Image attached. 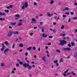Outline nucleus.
<instances>
[{
    "label": "nucleus",
    "instance_id": "1",
    "mask_svg": "<svg viewBox=\"0 0 77 77\" xmlns=\"http://www.w3.org/2000/svg\"><path fill=\"white\" fill-rule=\"evenodd\" d=\"M65 44H66V42L64 40H62L60 41V43L59 44L61 45H63Z\"/></svg>",
    "mask_w": 77,
    "mask_h": 77
},
{
    "label": "nucleus",
    "instance_id": "2",
    "mask_svg": "<svg viewBox=\"0 0 77 77\" xmlns=\"http://www.w3.org/2000/svg\"><path fill=\"white\" fill-rule=\"evenodd\" d=\"M28 6V3H27V2H26L25 3L24 5H23L22 6V8L23 9H24V7L25 8H27Z\"/></svg>",
    "mask_w": 77,
    "mask_h": 77
},
{
    "label": "nucleus",
    "instance_id": "3",
    "mask_svg": "<svg viewBox=\"0 0 77 77\" xmlns=\"http://www.w3.org/2000/svg\"><path fill=\"white\" fill-rule=\"evenodd\" d=\"M12 33H13V32L12 31H10L8 33V36L9 37L11 36L12 35Z\"/></svg>",
    "mask_w": 77,
    "mask_h": 77
},
{
    "label": "nucleus",
    "instance_id": "4",
    "mask_svg": "<svg viewBox=\"0 0 77 77\" xmlns=\"http://www.w3.org/2000/svg\"><path fill=\"white\" fill-rule=\"evenodd\" d=\"M2 48L1 49V51H3L4 50V49H5V44L4 43H2Z\"/></svg>",
    "mask_w": 77,
    "mask_h": 77
},
{
    "label": "nucleus",
    "instance_id": "5",
    "mask_svg": "<svg viewBox=\"0 0 77 77\" xmlns=\"http://www.w3.org/2000/svg\"><path fill=\"white\" fill-rule=\"evenodd\" d=\"M47 14L48 15V17H51V16H52V15H53V14H51L50 13H49V12H47Z\"/></svg>",
    "mask_w": 77,
    "mask_h": 77
},
{
    "label": "nucleus",
    "instance_id": "6",
    "mask_svg": "<svg viewBox=\"0 0 77 77\" xmlns=\"http://www.w3.org/2000/svg\"><path fill=\"white\" fill-rule=\"evenodd\" d=\"M23 66L24 67H27V66H29V64H27V63H25L23 64Z\"/></svg>",
    "mask_w": 77,
    "mask_h": 77
},
{
    "label": "nucleus",
    "instance_id": "7",
    "mask_svg": "<svg viewBox=\"0 0 77 77\" xmlns=\"http://www.w3.org/2000/svg\"><path fill=\"white\" fill-rule=\"evenodd\" d=\"M64 50H66L67 51H70V50H71V49H70V48H64Z\"/></svg>",
    "mask_w": 77,
    "mask_h": 77
},
{
    "label": "nucleus",
    "instance_id": "8",
    "mask_svg": "<svg viewBox=\"0 0 77 77\" xmlns=\"http://www.w3.org/2000/svg\"><path fill=\"white\" fill-rule=\"evenodd\" d=\"M47 36V34H45V33H43L42 35V36L44 37V38H46Z\"/></svg>",
    "mask_w": 77,
    "mask_h": 77
},
{
    "label": "nucleus",
    "instance_id": "9",
    "mask_svg": "<svg viewBox=\"0 0 77 77\" xmlns=\"http://www.w3.org/2000/svg\"><path fill=\"white\" fill-rule=\"evenodd\" d=\"M46 57L45 56H44L42 58V59L44 61H46Z\"/></svg>",
    "mask_w": 77,
    "mask_h": 77
},
{
    "label": "nucleus",
    "instance_id": "10",
    "mask_svg": "<svg viewBox=\"0 0 77 77\" xmlns=\"http://www.w3.org/2000/svg\"><path fill=\"white\" fill-rule=\"evenodd\" d=\"M32 47H30L29 48H28L27 49V50H32Z\"/></svg>",
    "mask_w": 77,
    "mask_h": 77
},
{
    "label": "nucleus",
    "instance_id": "11",
    "mask_svg": "<svg viewBox=\"0 0 77 77\" xmlns=\"http://www.w3.org/2000/svg\"><path fill=\"white\" fill-rule=\"evenodd\" d=\"M5 15V14L4 13H3L2 12H0V15H1V16Z\"/></svg>",
    "mask_w": 77,
    "mask_h": 77
},
{
    "label": "nucleus",
    "instance_id": "12",
    "mask_svg": "<svg viewBox=\"0 0 77 77\" xmlns=\"http://www.w3.org/2000/svg\"><path fill=\"white\" fill-rule=\"evenodd\" d=\"M13 33H14V35H15L16 34H17V35H18V32H13Z\"/></svg>",
    "mask_w": 77,
    "mask_h": 77
},
{
    "label": "nucleus",
    "instance_id": "13",
    "mask_svg": "<svg viewBox=\"0 0 77 77\" xmlns=\"http://www.w3.org/2000/svg\"><path fill=\"white\" fill-rule=\"evenodd\" d=\"M58 62V60H54L53 61V62L54 63H57Z\"/></svg>",
    "mask_w": 77,
    "mask_h": 77
},
{
    "label": "nucleus",
    "instance_id": "14",
    "mask_svg": "<svg viewBox=\"0 0 77 77\" xmlns=\"http://www.w3.org/2000/svg\"><path fill=\"white\" fill-rule=\"evenodd\" d=\"M0 20L1 21L5 20V18H0Z\"/></svg>",
    "mask_w": 77,
    "mask_h": 77
},
{
    "label": "nucleus",
    "instance_id": "15",
    "mask_svg": "<svg viewBox=\"0 0 77 77\" xmlns=\"http://www.w3.org/2000/svg\"><path fill=\"white\" fill-rule=\"evenodd\" d=\"M71 44L72 45V47H73L74 46V45H75V43H74V42H72L71 43Z\"/></svg>",
    "mask_w": 77,
    "mask_h": 77
},
{
    "label": "nucleus",
    "instance_id": "16",
    "mask_svg": "<svg viewBox=\"0 0 77 77\" xmlns=\"http://www.w3.org/2000/svg\"><path fill=\"white\" fill-rule=\"evenodd\" d=\"M19 47H23V44H20L19 45Z\"/></svg>",
    "mask_w": 77,
    "mask_h": 77
},
{
    "label": "nucleus",
    "instance_id": "17",
    "mask_svg": "<svg viewBox=\"0 0 77 77\" xmlns=\"http://www.w3.org/2000/svg\"><path fill=\"white\" fill-rule=\"evenodd\" d=\"M5 43L6 45H9V44H8V42L6 41L4 42Z\"/></svg>",
    "mask_w": 77,
    "mask_h": 77
},
{
    "label": "nucleus",
    "instance_id": "18",
    "mask_svg": "<svg viewBox=\"0 0 77 77\" xmlns=\"http://www.w3.org/2000/svg\"><path fill=\"white\" fill-rule=\"evenodd\" d=\"M15 17H17L18 18H19L20 17V15L18 14H16L15 15Z\"/></svg>",
    "mask_w": 77,
    "mask_h": 77
},
{
    "label": "nucleus",
    "instance_id": "19",
    "mask_svg": "<svg viewBox=\"0 0 77 77\" xmlns=\"http://www.w3.org/2000/svg\"><path fill=\"white\" fill-rule=\"evenodd\" d=\"M60 36H65V34H60Z\"/></svg>",
    "mask_w": 77,
    "mask_h": 77
},
{
    "label": "nucleus",
    "instance_id": "20",
    "mask_svg": "<svg viewBox=\"0 0 77 77\" xmlns=\"http://www.w3.org/2000/svg\"><path fill=\"white\" fill-rule=\"evenodd\" d=\"M31 20H32V21H33L34 22L36 21V19H35L34 18H33Z\"/></svg>",
    "mask_w": 77,
    "mask_h": 77
},
{
    "label": "nucleus",
    "instance_id": "21",
    "mask_svg": "<svg viewBox=\"0 0 77 77\" xmlns=\"http://www.w3.org/2000/svg\"><path fill=\"white\" fill-rule=\"evenodd\" d=\"M9 50H10L9 49L7 48L4 51H5V52H7L8 51H9Z\"/></svg>",
    "mask_w": 77,
    "mask_h": 77
},
{
    "label": "nucleus",
    "instance_id": "22",
    "mask_svg": "<svg viewBox=\"0 0 77 77\" xmlns=\"http://www.w3.org/2000/svg\"><path fill=\"white\" fill-rule=\"evenodd\" d=\"M72 20H77V17H73L72 18Z\"/></svg>",
    "mask_w": 77,
    "mask_h": 77
},
{
    "label": "nucleus",
    "instance_id": "23",
    "mask_svg": "<svg viewBox=\"0 0 77 77\" xmlns=\"http://www.w3.org/2000/svg\"><path fill=\"white\" fill-rule=\"evenodd\" d=\"M11 25H15V24H16V22H15L14 23H11Z\"/></svg>",
    "mask_w": 77,
    "mask_h": 77
},
{
    "label": "nucleus",
    "instance_id": "24",
    "mask_svg": "<svg viewBox=\"0 0 77 77\" xmlns=\"http://www.w3.org/2000/svg\"><path fill=\"white\" fill-rule=\"evenodd\" d=\"M71 74H72V75H76V74L75 73H74V72H71Z\"/></svg>",
    "mask_w": 77,
    "mask_h": 77
},
{
    "label": "nucleus",
    "instance_id": "25",
    "mask_svg": "<svg viewBox=\"0 0 77 77\" xmlns=\"http://www.w3.org/2000/svg\"><path fill=\"white\" fill-rule=\"evenodd\" d=\"M22 25V23H19L18 24V26H20Z\"/></svg>",
    "mask_w": 77,
    "mask_h": 77
},
{
    "label": "nucleus",
    "instance_id": "26",
    "mask_svg": "<svg viewBox=\"0 0 77 77\" xmlns=\"http://www.w3.org/2000/svg\"><path fill=\"white\" fill-rule=\"evenodd\" d=\"M56 51L57 52V53H60V50L58 49H57Z\"/></svg>",
    "mask_w": 77,
    "mask_h": 77
},
{
    "label": "nucleus",
    "instance_id": "27",
    "mask_svg": "<svg viewBox=\"0 0 77 77\" xmlns=\"http://www.w3.org/2000/svg\"><path fill=\"white\" fill-rule=\"evenodd\" d=\"M63 62V59H61L60 60V62Z\"/></svg>",
    "mask_w": 77,
    "mask_h": 77
},
{
    "label": "nucleus",
    "instance_id": "28",
    "mask_svg": "<svg viewBox=\"0 0 77 77\" xmlns=\"http://www.w3.org/2000/svg\"><path fill=\"white\" fill-rule=\"evenodd\" d=\"M61 29H64V26L63 25H62V26L61 27Z\"/></svg>",
    "mask_w": 77,
    "mask_h": 77
},
{
    "label": "nucleus",
    "instance_id": "29",
    "mask_svg": "<svg viewBox=\"0 0 77 77\" xmlns=\"http://www.w3.org/2000/svg\"><path fill=\"white\" fill-rule=\"evenodd\" d=\"M5 12H7V13H8L9 12V10H5L4 11Z\"/></svg>",
    "mask_w": 77,
    "mask_h": 77
},
{
    "label": "nucleus",
    "instance_id": "30",
    "mask_svg": "<svg viewBox=\"0 0 77 77\" xmlns=\"http://www.w3.org/2000/svg\"><path fill=\"white\" fill-rule=\"evenodd\" d=\"M1 66H5V64L3 63H2L1 64Z\"/></svg>",
    "mask_w": 77,
    "mask_h": 77
},
{
    "label": "nucleus",
    "instance_id": "31",
    "mask_svg": "<svg viewBox=\"0 0 77 77\" xmlns=\"http://www.w3.org/2000/svg\"><path fill=\"white\" fill-rule=\"evenodd\" d=\"M28 66L29 67L28 68L29 69H32V66H29H29Z\"/></svg>",
    "mask_w": 77,
    "mask_h": 77
},
{
    "label": "nucleus",
    "instance_id": "32",
    "mask_svg": "<svg viewBox=\"0 0 77 77\" xmlns=\"http://www.w3.org/2000/svg\"><path fill=\"white\" fill-rule=\"evenodd\" d=\"M68 46V47H71V44H70V43L68 45H67Z\"/></svg>",
    "mask_w": 77,
    "mask_h": 77
},
{
    "label": "nucleus",
    "instance_id": "33",
    "mask_svg": "<svg viewBox=\"0 0 77 77\" xmlns=\"http://www.w3.org/2000/svg\"><path fill=\"white\" fill-rule=\"evenodd\" d=\"M63 76H66V74L64 73L63 74Z\"/></svg>",
    "mask_w": 77,
    "mask_h": 77
},
{
    "label": "nucleus",
    "instance_id": "34",
    "mask_svg": "<svg viewBox=\"0 0 77 77\" xmlns=\"http://www.w3.org/2000/svg\"><path fill=\"white\" fill-rule=\"evenodd\" d=\"M54 3V1L53 0H52L51 2V4H53Z\"/></svg>",
    "mask_w": 77,
    "mask_h": 77
},
{
    "label": "nucleus",
    "instance_id": "35",
    "mask_svg": "<svg viewBox=\"0 0 77 77\" xmlns=\"http://www.w3.org/2000/svg\"><path fill=\"white\" fill-rule=\"evenodd\" d=\"M32 49L34 50H36V47H32Z\"/></svg>",
    "mask_w": 77,
    "mask_h": 77
},
{
    "label": "nucleus",
    "instance_id": "36",
    "mask_svg": "<svg viewBox=\"0 0 77 77\" xmlns=\"http://www.w3.org/2000/svg\"><path fill=\"white\" fill-rule=\"evenodd\" d=\"M68 72V70H67L66 71L64 72V73H65L66 74V73H67V72Z\"/></svg>",
    "mask_w": 77,
    "mask_h": 77
},
{
    "label": "nucleus",
    "instance_id": "37",
    "mask_svg": "<svg viewBox=\"0 0 77 77\" xmlns=\"http://www.w3.org/2000/svg\"><path fill=\"white\" fill-rule=\"evenodd\" d=\"M15 48V44H14L12 46V48Z\"/></svg>",
    "mask_w": 77,
    "mask_h": 77
},
{
    "label": "nucleus",
    "instance_id": "38",
    "mask_svg": "<svg viewBox=\"0 0 77 77\" xmlns=\"http://www.w3.org/2000/svg\"><path fill=\"white\" fill-rule=\"evenodd\" d=\"M34 5H35V6H36V5H37V3H36V2H34Z\"/></svg>",
    "mask_w": 77,
    "mask_h": 77
},
{
    "label": "nucleus",
    "instance_id": "39",
    "mask_svg": "<svg viewBox=\"0 0 77 77\" xmlns=\"http://www.w3.org/2000/svg\"><path fill=\"white\" fill-rule=\"evenodd\" d=\"M30 36H32L33 35V33H29Z\"/></svg>",
    "mask_w": 77,
    "mask_h": 77
},
{
    "label": "nucleus",
    "instance_id": "40",
    "mask_svg": "<svg viewBox=\"0 0 77 77\" xmlns=\"http://www.w3.org/2000/svg\"><path fill=\"white\" fill-rule=\"evenodd\" d=\"M56 65L57 67V66H59V63H56Z\"/></svg>",
    "mask_w": 77,
    "mask_h": 77
},
{
    "label": "nucleus",
    "instance_id": "41",
    "mask_svg": "<svg viewBox=\"0 0 77 77\" xmlns=\"http://www.w3.org/2000/svg\"><path fill=\"white\" fill-rule=\"evenodd\" d=\"M65 14H66L67 15H69V13L66 12L65 13Z\"/></svg>",
    "mask_w": 77,
    "mask_h": 77
},
{
    "label": "nucleus",
    "instance_id": "42",
    "mask_svg": "<svg viewBox=\"0 0 77 77\" xmlns=\"http://www.w3.org/2000/svg\"><path fill=\"white\" fill-rule=\"evenodd\" d=\"M19 63L20 64H23V62L22 61H20L19 62Z\"/></svg>",
    "mask_w": 77,
    "mask_h": 77
},
{
    "label": "nucleus",
    "instance_id": "43",
    "mask_svg": "<svg viewBox=\"0 0 77 77\" xmlns=\"http://www.w3.org/2000/svg\"><path fill=\"white\" fill-rule=\"evenodd\" d=\"M16 65L17 66H20V65L18 63L16 64Z\"/></svg>",
    "mask_w": 77,
    "mask_h": 77
},
{
    "label": "nucleus",
    "instance_id": "44",
    "mask_svg": "<svg viewBox=\"0 0 77 77\" xmlns=\"http://www.w3.org/2000/svg\"><path fill=\"white\" fill-rule=\"evenodd\" d=\"M71 74V72L67 73L66 74L67 75H69V74Z\"/></svg>",
    "mask_w": 77,
    "mask_h": 77
},
{
    "label": "nucleus",
    "instance_id": "45",
    "mask_svg": "<svg viewBox=\"0 0 77 77\" xmlns=\"http://www.w3.org/2000/svg\"><path fill=\"white\" fill-rule=\"evenodd\" d=\"M51 43H48L47 45H51Z\"/></svg>",
    "mask_w": 77,
    "mask_h": 77
},
{
    "label": "nucleus",
    "instance_id": "46",
    "mask_svg": "<svg viewBox=\"0 0 77 77\" xmlns=\"http://www.w3.org/2000/svg\"><path fill=\"white\" fill-rule=\"evenodd\" d=\"M53 38V36H49V38Z\"/></svg>",
    "mask_w": 77,
    "mask_h": 77
},
{
    "label": "nucleus",
    "instance_id": "47",
    "mask_svg": "<svg viewBox=\"0 0 77 77\" xmlns=\"http://www.w3.org/2000/svg\"><path fill=\"white\" fill-rule=\"evenodd\" d=\"M42 32H44V29L43 28L42 29Z\"/></svg>",
    "mask_w": 77,
    "mask_h": 77
},
{
    "label": "nucleus",
    "instance_id": "48",
    "mask_svg": "<svg viewBox=\"0 0 77 77\" xmlns=\"http://www.w3.org/2000/svg\"><path fill=\"white\" fill-rule=\"evenodd\" d=\"M65 9H66V10H67V11H68V10H69V9L68 8V7H67L65 8Z\"/></svg>",
    "mask_w": 77,
    "mask_h": 77
},
{
    "label": "nucleus",
    "instance_id": "49",
    "mask_svg": "<svg viewBox=\"0 0 77 77\" xmlns=\"http://www.w3.org/2000/svg\"><path fill=\"white\" fill-rule=\"evenodd\" d=\"M77 4L76 3H75L74 4V6H77Z\"/></svg>",
    "mask_w": 77,
    "mask_h": 77
},
{
    "label": "nucleus",
    "instance_id": "50",
    "mask_svg": "<svg viewBox=\"0 0 77 77\" xmlns=\"http://www.w3.org/2000/svg\"><path fill=\"white\" fill-rule=\"evenodd\" d=\"M74 13L73 12H71V15H74Z\"/></svg>",
    "mask_w": 77,
    "mask_h": 77
},
{
    "label": "nucleus",
    "instance_id": "51",
    "mask_svg": "<svg viewBox=\"0 0 77 77\" xmlns=\"http://www.w3.org/2000/svg\"><path fill=\"white\" fill-rule=\"evenodd\" d=\"M66 17V15H63V18H65Z\"/></svg>",
    "mask_w": 77,
    "mask_h": 77
},
{
    "label": "nucleus",
    "instance_id": "52",
    "mask_svg": "<svg viewBox=\"0 0 77 77\" xmlns=\"http://www.w3.org/2000/svg\"><path fill=\"white\" fill-rule=\"evenodd\" d=\"M43 22H40V25H42V24H43Z\"/></svg>",
    "mask_w": 77,
    "mask_h": 77
},
{
    "label": "nucleus",
    "instance_id": "53",
    "mask_svg": "<svg viewBox=\"0 0 77 77\" xmlns=\"http://www.w3.org/2000/svg\"><path fill=\"white\" fill-rule=\"evenodd\" d=\"M9 7L10 8H12V5H9Z\"/></svg>",
    "mask_w": 77,
    "mask_h": 77
},
{
    "label": "nucleus",
    "instance_id": "54",
    "mask_svg": "<svg viewBox=\"0 0 77 77\" xmlns=\"http://www.w3.org/2000/svg\"><path fill=\"white\" fill-rule=\"evenodd\" d=\"M25 55L26 56H27L28 55V53L27 52H26V53H25Z\"/></svg>",
    "mask_w": 77,
    "mask_h": 77
},
{
    "label": "nucleus",
    "instance_id": "55",
    "mask_svg": "<svg viewBox=\"0 0 77 77\" xmlns=\"http://www.w3.org/2000/svg\"><path fill=\"white\" fill-rule=\"evenodd\" d=\"M20 52H21V51H23V49H21L20 51H19Z\"/></svg>",
    "mask_w": 77,
    "mask_h": 77
},
{
    "label": "nucleus",
    "instance_id": "56",
    "mask_svg": "<svg viewBox=\"0 0 77 77\" xmlns=\"http://www.w3.org/2000/svg\"><path fill=\"white\" fill-rule=\"evenodd\" d=\"M71 21V19H69V20H68V22H69Z\"/></svg>",
    "mask_w": 77,
    "mask_h": 77
},
{
    "label": "nucleus",
    "instance_id": "57",
    "mask_svg": "<svg viewBox=\"0 0 77 77\" xmlns=\"http://www.w3.org/2000/svg\"><path fill=\"white\" fill-rule=\"evenodd\" d=\"M11 73H12V74H14V73H15V72H14V71H12Z\"/></svg>",
    "mask_w": 77,
    "mask_h": 77
},
{
    "label": "nucleus",
    "instance_id": "58",
    "mask_svg": "<svg viewBox=\"0 0 77 77\" xmlns=\"http://www.w3.org/2000/svg\"><path fill=\"white\" fill-rule=\"evenodd\" d=\"M45 49H48V47L47 46H46L45 47Z\"/></svg>",
    "mask_w": 77,
    "mask_h": 77
},
{
    "label": "nucleus",
    "instance_id": "59",
    "mask_svg": "<svg viewBox=\"0 0 77 77\" xmlns=\"http://www.w3.org/2000/svg\"><path fill=\"white\" fill-rule=\"evenodd\" d=\"M37 56H36V55H35L34 56V58H36Z\"/></svg>",
    "mask_w": 77,
    "mask_h": 77
},
{
    "label": "nucleus",
    "instance_id": "60",
    "mask_svg": "<svg viewBox=\"0 0 77 77\" xmlns=\"http://www.w3.org/2000/svg\"><path fill=\"white\" fill-rule=\"evenodd\" d=\"M38 51H41V48H39V49H38Z\"/></svg>",
    "mask_w": 77,
    "mask_h": 77
},
{
    "label": "nucleus",
    "instance_id": "61",
    "mask_svg": "<svg viewBox=\"0 0 77 77\" xmlns=\"http://www.w3.org/2000/svg\"><path fill=\"white\" fill-rule=\"evenodd\" d=\"M27 57H26L25 58V60L26 61H27Z\"/></svg>",
    "mask_w": 77,
    "mask_h": 77
},
{
    "label": "nucleus",
    "instance_id": "62",
    "mask_svg": "<svg viewBox=\"0 0 77 77\" xmlns=\"http://www.w3.org/2000/svg\"><path fill=\"white\" fill-rule=\"evenodd\" d=\"M46 53H48V54H49V53L48 52V51H46Z\"/></svg>",
    "mask_w": 77,
    "mask_h": 77
},
{
    "label": "nucleus",
    "instance_id": "63",
    "mask_svg": "<svg viewBox=\"0 0 77 77\" xmlns=\"http://www.w3.org/2000/svg\"><path fill=\"white\" fill-rule=\"evenodd\" d=\"M9 29H12V27L11 26H10L9 27Z\"/></svg>",
    "mask_w": 77,
    "mask_h": 77
},
{
    "label": "nucleus",
    "instance_id": "64",
    "mask_svg": "<svg viewBox=\"0 0 77 77\" xmlns=\"http://www.w3.org/2000/svg\"><path fill=\"white\" fill-rule=\"evenodd\" d=\"M75 54L76 55V56L77 57V52H76L75 53Z\"/></svg>",
    "mask_w": 77,
    "mask_h": 77
}]
</instances>
